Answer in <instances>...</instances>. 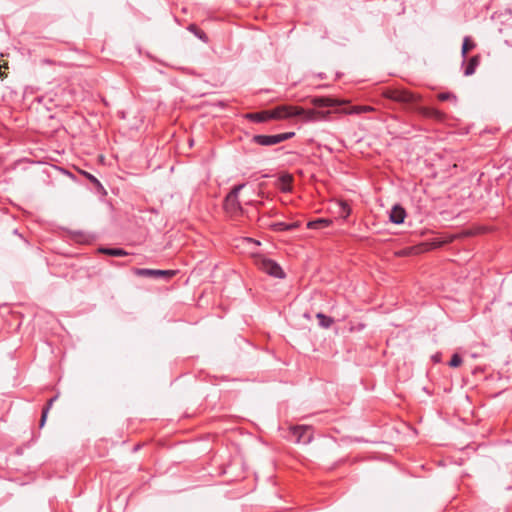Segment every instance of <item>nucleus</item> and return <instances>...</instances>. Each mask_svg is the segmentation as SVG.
Here are the masks:
<instances>
[{
  "instance_id": "bb28decb",
  "label": "nucleus",
  "mask_w": 512,
  "mask_h": 512,
  "mask_svg": "<svg viewBox=\"0 0 512 512\" xmlns=\"http://www.w3.org/2000/svg\"><path fill=\"white\" fill-rule=\"evenodd\" d=\"M473 234H474V232H472V231H466L462 235L463 236H470V235H473Z\"/></svg>"
},
{
  "instance_id": "6e6552de",
  "label": "nucleus",
  "mask_w": 512,
  "mask_h": 512,
  "mask_svg": "<svg viewBox=\"0 0 512 512\" xmlns=\"http://www.w3.org/2000/svg\"><path fill=\"white\" fill-rule=\"evenodd\" d=\"M290 431L295 436V442L308 444L312 440L311 427L306 425L291 426Z\"/></svg>"
},
{
  "instance_id": "1a4fd4ad",
  "label": "nucleus",
  "mask_w": 512,
  "mask_h": 512,
  "mask_svg": "<svg viewBox=\"0 0 512 512\" xmlns=\"http://www.w3.org/2000/svg\"><path fill=\"white\" fill-rule=\"evenodd\" d=\"M329 111H319V110H304L302 113V117L305 121H319L326 119Z\"/></svg>"
},
{
  "instance_id": "4468645a",
  "label": "nucleus",
  "mask_w": 512,
  "mask_h": 512,
  "mask_svg": "<svg viewBox=\"0 0 512 512\" xmlns=\"http://www.w3.org/2000/svg\"><path fill=\"white\" fill-rule=\"evenodd\" d=\"M480 62V57L478 55H475L473 56L470 60H469V63L465 69V75L466 76H470L472 74H474L475 70H476V67L478 66Z\"/></svg>"
},
{
  "instance_id": "5701e85b",
  "label": "nucleus",
  "mask_w": 512,
  "mask_h": 512,
  "mask_svg": "<svg viewBox=\"0 0 512 512\" xmlns=\"http://www.w3.org/2000/svg\"><path fill=\"white\" fill-rule=\"evenodd\" d=\"M341 212L344 218L348 217L351 213L350 207L345 202H340Z\"/></svg>"
},
{
  "instance_id": "2eb2a0df",
  "label": "nucleus",
  "mask_w": 512,
  "mask_h": 512,
  "mask_svg": "<svg viewBox=\"0 0 512 512\" xmlns=\"http://www.w3.org/2000/svg\"><path fill=\"white\" fill-rule=\"evenodd\" d=\"M330 224H331V220L320 218V219H317V220H314V221H310L307 224V227L310 228V229H320V228H323V227H327Z\"/></svg>"
},
{
  "instance_id": "cd10ccee",
  "label": "nucleus",
  "mask_w": 512,
  "mask_h": 512,
  "mask_svg": "<svg viewBox=\"0 0 512 512\" xmlns=\"http://www.w3.org/2000/svg\"><path fill=\"white\" fill-rule=\"evenodd\" d=\"M1 69L4 68V69H7L8 68V63L7 62H4L2 65H0Z\"/></svg>"
},
{
  "instance_id": "20e7f679",
  "label": "nucleus",
  "mask_w": 512,
  "mask_h": 512,
  "mask_svg": "<svg viewBox=\"0 0 512 512\" xmlns=\"http://www.w3.org/2000/svg\"><path fill=\"white\" fill-rule=\"evenodd\" d=\"M458 235H452L444 240H434L431 242L422 243L418 246L412 247L407 251L402 252V255H408V254H420L426 251H430L436 248H440L444 244L452 242L454 239H456Z\"/></svg>"
},
{
  "instance_id": "39448f33",
  "label": "nucleus",
  "mask_w": 512,
  "mask_h": 512,
  "mask_svg": "<svg viewBox=\"0 0 512 512\" xmlns=\"http://www.w3.org/2000/svg\"><path fill=\"white\" fill-rule=\"evenodd\" d=\"M133 273L139 277H150L154 279L163 278L165 280H169L174 277L178 271L135 268L133 269Z\"/></svg>"
},
{
  "instance_id": "4be33fe9",
  "label": "nucleus",
  "mask_w": 512,
  "mask_h": 512,
  "mask_svg": "<svg viewBox=\"0 0 512 512\" xmlns=\"http://www.w3.org/2000/svg\"><path fill=\"white\" fill-rule=\"evenodd\" d=\"M462 364V358L458 354H454L449 362V366L457 368Z\"/></svg>"
},
{
  "instance_id": "aec40b11",
  "label": "nucleus",
  "mask_w": 512,
  "mask_h": 512,
  "mask_svg": "<svg viewBox=\"0 0 512 512\" xmlns=\"http://www.w3.org/2000/svg\"><path fill=\"white\" fill-rule=\"evenodd\" d=\"M374 108L371 106H357L354 107L352 110L348 111L347 113H364V112H370L373 111Z\"/></svg>"
},
{
  "instance_id": "f257e3e1",
  "label": "nucleus",
  "mask_w": 512,
  "mask_h": 512,
  "mask_svg": "<svg viewBox=\"0 0 512 512\" xmlns=\"http://www.w3.org/2000/svg\"><path fill=\"white\" fill-rule=\"evenodd\" d=\"M382 95L390 100L395 102L405 104V105H413L419 101H421L422 97L419 94H415L406 89L400 88H388L385 89Z\"/></svg>"
},
{
  "instance_id": "9d476101",
  "label": "nucleus",
  "mask_w": 512,
  "mask_h": 512,
  "mask_svg": "<svg viewBox=\"0 0 512 512\" xmlns=\"http://www.w3.org/2000/svg\"><path fill=\"white\" fill-rule=\"evenodd\" d=\"M406 217L405 209L400 205H394L390 212V221L395 224H401Z\"/></svg>"
},
{
  "instance_id": "a211bd4d",
  "label": "nucleus",
  "mask_w": 512,
  "mask_h": 512,
  "mask_svg": "<svg viewBox=\"0 0 512 512\" xmlns=\"http://www.w3.org/2000/svg\"><path fill=\"white\" fill-rule=\"evenodd\" d=\"M317 319L319 320L320 326H322L323 328H329L333 323L332 318H330L322 313L317 314Z\"/></svg>"
},
{
  "instance_id": "9b49d317",
  "label": "nucleus",
  "mask_w": 512,
  "mask_h": 512,
  "mask_svg": "<svg viewBox=\"0 0 512 512\" xmlns=\"http://www.w3.org/2000/svg\"><path fill=\"white\" fill-rule=\"evenodd\" d=\"M417 111L424 117L433 118L438 121H442L445 118L444 113L434 108L419 107L417 108Z\"/></svg>"
},
{
  "instance_id": "393cba45",
  "label": "nucleus",
  "mask_w": 512,
  "mask_h": 512,
  "mask_svg": "<svg viewBox=\"0 0 512 512\" xmlns=\"http://www.w3.org/2000/svg\"><path fill=\"white\" fill-rule=\"evenodd\" d=\"M451 98L455 99L456 97L454 95L450 94V93H440L438 95V99L440 101H446V100H449Z\"/></svg>"
},
{
  "instance_id": "f8f14e48",
  "label": "nucleus",
  "mask_w": 512,
  "mask_h": 512,
  "mask_svg": "<svg viewBox=\"0 0 512 512\" xmlns=\"http://www.w3.org/2000/svg\"><path fill=\"white\" fill-rule=\"evenodd\" d=\"M311 103L316 107H332L340 104L339 101L329 97H314Z\"/></svg>"
},
{
  "instance_id": "f03ea898",
  "label": "nucleus",
  "mask_w": 512,
  "mask_h": 512,
  "mask_svg": "<svg viewBox=\"0 0 512 512\" xmlns=\"http://www.w3.org/2000/svg\"><path fill=\"white\" fill-rule=\"evenodd\" d=\"M253 257L255 265L263 272L280 279L285 277L284 271L275 261L259 254L253 255Z\"/></svg>"
},
{
  "instance_id": "0eeeda50",
  "label": "nucleus",
  "mask_w": 512,
  "mask_h": 512,
  "mask_svg": "<svg viewBox=\"0 0 512 512\" xmlns=\"http://www.w3.org/2000/svg\"><path fill=\"white\" fill-rule=\"evenodd\" d=\"M294 133H283L278 135H256L253 140L263 146H271L278 144L290 138Z\"/></svg>"
},
{
  "instance_id": "6ab92c4d",
  "label": "nucleus",
  "mask_w": 512,
  "mask_h": 512,
  "mask_svg": "<svg viewBox=\"0 0 512 512\" xmlns=\"http://www.w3.org/2000/svg\"><path fill=\"white\" fill-rule=\"evenodd\" d=\"M103 253L108 254L110 256H126L128 253L122 249H102Z\"/></svg>"
},
{
  "instance_id": "dca6fc26",
  "label": "nucleus",
  "mask_w": 512,
  "mask_h": 512,
  "mask_svg": "<svg viewBox=\"0 0 512 512\" xmlns=\"http://www.w3.org/2000/svg\"><path fill=\"white\" fill-rule=\"evenodd\" d=\"M270 113H271V111H265V112H260V113L249 114L248 117L255 121L263 122L268 119H273L272 117H269Z\"/></svg>"
},
{
  "instance_id": "423d86ee",
  "label": "nucleus",
  "mask_w": 512,
  "mask_h": 512,
  "mask_svg": "<svg viewBox=\"0 0 512 512\" xmlns=\"http://www.w3.org/2000/svg\"><path fill=\"white\" fill-rule=\"evenodd\" d=\"M304 109L298 106L283 105L275 108L269 114L273 119H286L293 116H302Z\"/></svg>"
},
{
  "instance_id": "ddd939ff",
  "label": "nucleus",
  "mask_w": 512,
  "mask_h": 512,
  "mask_svg": "<svg viewBox=\"0 0 512 512\" xmlns=\"http://www.w3.org/2000/svg\"><path fill=\"white\" fill-rule=\"evenodd\" d=\"M292 181H293V177L292 175L290 174H285V175H282L280 178H279V188L283 191V192H288L291 190L292 188Z\"/></svg>"
},
{
  "instance_id": "f3484780",
  "label": "nucleus",
  "mask_w": 512,
  "mask_h": 512,
  "mask_svg": "<svg viewBox=\"0 0 512 512\" xmlns=\"http://www.w3.org/2000/svg\"><path fill=\"white\" fill-rule=\"evenodd\" d=\"M474 47L475 43L469 37H465L462 45V56L465 57Z\"/></svg>"
},
{
  "instance_id": "c85d7f7f",
  "label": "nucleus",
  "mask_w": 512,
  "mask_h": 512,
  "mask_svg": "<svg viewBox=\"0 0 512 512\" xmlns=\"http://www.w3.org/2000/svg\"><path fill=\"white\" fill-rule=\"evenodd\" d=\"M247 241H249V242H253V243L257 244V245H259V244H260L258 241H254V240H253V239H251V238H247Z\"/></svg>"
},
{
  "instance_id": "412c9836",
  "label": "nucleus",
  "mask_w": 512,
  "mask_h": 512,
  "mask_svg": "<svg viewBox=\"0 0 512 512\" xmlns=\"http://www.w3.org/2000/svg\"><path fill=\"white\" fill-rule=\"evenodd\" d=\"M53 401H54V398L50 399L49 402H48L47 407L43 409L41 420H40V427H43L45 425V421H46V418H47L48 410L51 407Z\"/></svg>"
},
{
  "instance_id": "7ed1b4c3",
  "label": "nucleus",
  "mask_w": 512,
  "mask_h": 512,
  "mask_svg": "<svg viewBox=\"0 0 512 512\" xmlns=\"http://www.w3.org/2000/svg\"><path fill=\"white\" fill-rule=\"evenodd\" d=\"M244 184L235 186L231 192L226 196L224 208L231 216H237L242 212V208L238 201V193L243 189Z\"/></svg>"
},
{
  "instance_id": "a878e982",
  "label": "nucleus",
  "mask_w": 512,
  "mask_h": 512,
  "mask_svg": "<svg viewBox=\"0 0 512 512\" xmlns=\"http://www.w3.org/2000/svg\"><path fill=\"white\" fill-rule=\"evenodd\" d=\"M85 175L87 176V178H88L91 182H93V183H95V184H97V185H100L99 181H98L94 176H92L91 174H88V173H85Z\"/></svg>"
},
{
  "instance_id": "b1692460",
  "label": "nucleus",
  "mask_w": 512,
  "mask_h": 512,
  "mask_svg": "<svg viewBox=\"0 0 512 512\" xmlns=\"http://www.w3.org/2000/svg\"><path fill=\"white\" fill-rule=\"evenodd\" d=\"M298 225H299V224H298V222H294V223H292V224H290V225H286V224H284V223H280V224H278V227H279V229H281V230H285V229H293V228H296V227H298Z\"/></svg>"
}]
</instances>
